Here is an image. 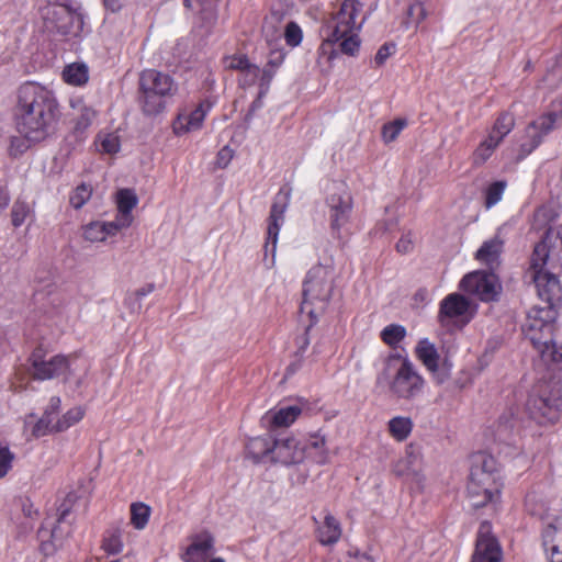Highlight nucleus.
<instances>
[{"instance_id":"1","label":"nucleus","mask_w":562,"mask_h":562,"mask_svg":"<svg viewBox=\"0 0 562 562\" xmlns=\"http://www.w3.org/2000/svg\"><path fill=\"white\" fill-rule=\"evenodd\" d=\"M557 266L550 259V247L546 240L537 243L529 258L525 278L535 286L538 297L546 306H533L527 313L524 333L538 351L541 362L550 371L560 369L562 347L552 341L555 305L562 300V284Z\"/></svg>"},{"instance_id":"2","label":"nucleus","mask_w":562,"mask_h":562,"mask_svg":"<svg viewBox=\"0 0 562 562\" xmlns=\"http://www.w3.org/2000/svg\"><path fill=\"white\" fill-rule=\"evenodd\" d=\"M61 105L56 92L40 82L25 81L15 92L13 119L19 136L10 138L9 155H23L32 145L53 137L61 121Z\"/></svg>"},{"instance_id":"3","label":"nucleus","mask_w":562,"mask_h":562,"mask_svg":"<svg viewBox=\"0 0 562 562\" xmlns=\"http://www.w3.org/2000/svg\"><path fill=\"white\" fill-rule=\"evenodd\" d=\"M504 482L497 468L496 459L487 453L473 457L469 481L468 497L473 508L491 506L496 509L502 502Z\"/></svg>"},{"instance_id":"4","label":"nucleus","mask_w":562,"mask_h":562,"mask_svg":"<svg viewBox=\"0 0 562 562\" xmlns=\"http://www.w3.org/2000/svg\"><path fill=\"white\" fill-rule=\"evenodd\" d=\"M334 270L317 265L312 267L303 281L300 312L310 318V327L315 326L327 311L334 292Z\"/></svg>"},{"instance_id":"5","label":"nucleus","mask_w":562,"mask_h":562,"mask_svg":"<svg viewBox=\"0 0 562 562\" xmlns=\"http://www.w3.org/2000/svg\"><path fill=\"white\" fill-rule=\"evenodd\" d=\"M526 412L537 425H555L562 417V382L554 375L536 382L526 402Z\"/></svg>"},{"instance_id":"6","label":"nucleus","mask_w":562,"mask_h":562,"mask_svg":"<svg viewBox=\"0 0 562 562\" xmlns=\"http://www.w3.org/2000/svg\"><path fill=\"white\" fill-rule=\"evenodd\" d=\"M178 92V83L172 76L157 69L148 68L138 77L137 103L146 116H154L165 111L167 100Z\"/></svg>"},{"instance_id":"7","label":"nucleus","mask_w":562,"mask_h":562,"mask_svg":"<svg viewBox=\"0 0 562 562\" xmlns=\"http://www.w3.org/2000/svg\"><path fill=\"white\" fill-rule=\"evenodd\" d=\"M562 123V93L551 101L549 109L525 128L519 159L526 158L540 146L543 138Z\"/></svg>"},{"instance_id":"8","label":"nucleus","mask_w":562,"mask_h":562,"mask_svg":"<svg viewBox=\"0 0 562 562\" xmlns=\"http://www.w3.org/2000/svg\"><path fill=\"white\" fill-rule=\"evenodd\" d=\"M476 315V305L458 292L446 295L439 303L438 323L449 331L462 330Z\"/></svg>"},{"instance_id":"9","label":"nucleus","mask_w":562,"mask_h":562,"mask_svg":"<svg viewBox=\"0 0 562 562\" xmlns=\"http://www.w3.org/2000/svg\"><path fill=\"white\" fill-rule=\"evenodd\" d=\"M44 26L49 33L61 36H78L83 29L81 13L60 3H48L41 10Z\"/></svg>"},{"instance_id":"10","label":"nucleus","mask_w":562,"mask_h":562,"mask_svg":"<svg viewBox=\"0 0 562 562\" xmlns=\"http://www.w3.org/2000/svg\"><path fill=\"white\" fill-rule=\"evenodd\" d=\"M46 356L47 351L42 346L31 352L27 362L34 380L45 381L68 374L71 361L78 357L76 352L67 356L56 355L49 359Z\"/></svg>"},{"instance_id":"11","label":"nucleus","mask_w":562,"mask_h":562,"mask_svg":"<svg viewBox=\"0 0 562 562\" xmlns=\"http://www.w3.org/2000/svg\"><path fill=\"white\" fill-rule=\"evenodd\" d=\"M426 381L407 358L402 363L390 382V393L397 400L413 401L424 393Z\"/></svg>"},{"instance_id":"12","label":"nucleus","mask_w":562,"mask_h":562,"mask_svg":"<svg viewBox=\"0 0 562 562\" xmlns=\"http://www.w3.org/2000/svg\"><path fill=\"white\" fill-rule=\"evenodd\" d=\"M216 104V99L206 97L194 106L184 105L178 110L172 121L171 128L176 136H183L203 127L206 115Z\"/></svg>"},{"instance_id":"13","label":"nucleus","mask_w":562,"mask_h":562,"mask_svg":"<svg viewBox=\"0 0 562 562\" xmlns=\"http://www.w3.org/2000/svg\"><path fill=\"white\" fill-rule=\"evenodd\" d=\"M290 190L281 188L274 196L269 217L267 218V236L263 249L265 256L271 254L272 261L276 257L278 237L284 222V214L290 203Z\"/></svg>"},{"instance_id":"14","label":"nucleus","mask_w":562,"mask_h":562,"mask_svg":"<svg viewBox=\"0 0 562 562\" xmlns=\"http://www.w3.org/2000/svg\"><path fill=\"white\" fill-rule=\"evenodd\" d=\"M361 13V2L358 0H344L334 16L335 26L327 41L337 42L347 33L359 31L363 22V19L359 20Z\"/></svg>"},{"instance_id":"15","label":"nucleus","mask_w":562,"mask_h":562,"mask_svg":"<svg viewBox=\"0 0 562 562\" xmlns=\"http://www.w3.org/2000/svg\"><path fill=\"white\" fill-rule=\"evenodd\" d=\"M503 550L497 538L492 532L490 521L481 522L471 562H502Z\"/></svg>"},{"instance_id":"16","label":"nucleus","mask_w":562,"mask_h":562,"mask_svg":"<svg viewBox=\"0 0 562 562\" xmlns=\"http://www.w3.org/2000/svg\"><path fill=\"white\" fill-rule=\"evenodd\" d=\"M328 206L329 225L334 234L340 235L344 228L351 220L353 212V198L351 193L344 190L340 193H331L326 199Z\"/></svg>"},{"instance_id":"17","label":"nucleus","mask_w":562,"mask_h":562,"mask_svg":"<svg viewBox=\"0 0 562 562\" xmlns=\"http://www.w3.org/2000/svg\"><path fill=\"white\" fill-rule=\"evenodd\" d=\"M459 288L469 294L476 295L482 302L495 301L498 295L495 277L482 271L465 274Z\"/></svg>"},{"instance_id":"18","label":"nucleus","mask_w":562,"mask_h":562,"mask_svg":"<svg viewBox=\"0 0 562 562\" xmlns=\"http://www.w3.org/2000/svg\"><path fill=\"white\" fill-rule=\"evenodd\" d=\"M304 460V448L294 437L274 439L272 461L283 465L299 464Z\"/></svg>"},{"instance_id":"19","label":"nucleus","mask_w":562,"mask_h":562,"mask_svg":"<svg viewBox=\"0 0 562 562\" xmlns=\"http://www.w3.org/2000/svg\"><path fill=\"white\" fill-rule=\"evenodd\" d=\"M302 448H304V459L308 458L318 465H325L330 461L327 440L321 431L308 434Z\"/></svg>"},{"instance_id":"20","label":"nucleus","mask_w":562,"mask_h":562,"mask_svg":"<svg viewBox=\"0 0 562 562\" xmlns=\"http://www.w3.org/2000/svg\"><path fill=\"white\" fill-rule=\"evenodd\" d=\"M138 199L132 189H121L116 193V209L117 213L115 222L123 229L127 228L133 223V209L137 205Z\"/></svg>"},{"instance_id":"21","label":"nucleus","mask_w":562,"mask_h":562,"mask_svg":"<svg viewBox=\"0 0 562 562\" xmlns=\"http://www.w3.org/2000/svg\"><path fill=\"white\" fill-rule=\"evenodd\" d=\"M286 52L283 48H274L269 52L266 65L262 68V77H260V92L259 98H263L278 71L284 63Z\"/></svg>"},{"instance_id":"22","label":"nucleus","mask_w":562,"mask_h":562,"mask_svg":"<svg viewBox=\"0 0 562 562\" xmlns=\"http://www.w3.org/2000/svg\"><path fill=\"white\" fill-rule=\"evenodd\" d=\"M69 106L75 112V131H87L97 117V111L88 105L82 97H74L69 100Z\"/></svg>"},{"instance_id":"23","label":"nucleus","mask_w":562,"mask_h":562,"mask_svg":"<svg viewBox=\"0 0 562 562\" xmlns=\"http://www.w3.org/2000/svg\"><path fill=\"white\" fill-rule=\"evenodd\" d=\"M214 544V538L209 532H202L194 537L192 543L186 549L182 554L184 562H203Z\"/></svg>"},{"instance_id":"24","label":"nucleus","mask_w":562,"mask_h":562,"mask_svg":"<svg viewBox=\"0 0 562 562\" xmlns=\"http://www.w3.org/2000/svg\"><path fill=\"white\" fill-rule=\"evenodd\" d=\"M274 438L271 435L250 438L246 445L247 457L254 462L272 461Z\"/></svg>"},{"instance_id":"25","label":"nucleus","mask_w":562,"mask_h":562,"mask_svg":"<svg viewBox=\"0 0 562 562\" xmlns=\"http://www.w3.org/2000/svg\"><path fill=\"white\" fill-rule=\"evenodd\" d=\"M315 533L321 544L333 546L340 540L342 529L339 520L327 513L324 521L316 528Z\"/></svg>"},{"instance_id":"26","label":"nucleus","mask_w":562,"mask_h":562,"mask_svg":"<svg viewBox=\"0 0 562 562\" xmlns=\"http://www.w3.org/2000/svg\"><path fill=\"white\" fill-rule=\"evenodd\" d=\"M122 229L115 221H94L83 227V237L92 243L104 241L109 236H115Z\"/></svg>"},{"instance_id":"27","label":"nucleus","mask_w":562,"mask_h":562,"mask_svg":"<svg viewBox=\"0 0 562 562\" xmlns=\"http://www.w3.org/2000/svg\"><path fill=\"white\" fill-rule=\"evenodd\" d=\"M516 119L512 111L504 110L497 113L492 126L487 130L488 136L496 138V142L502 144L507 135L515 128Z\"/></svg>"},{"instance_id":"28","label":"nucleus","mask_w":562,"mask_h":562,"mask_svg":"<svg viewBox=\"0 0 562 562\" xmlns=\"http://www.w3.org/2000/svg\"><path fill=\"white\" fill-rule=\"evenodd\" d=\"M415 356L429 372L437 373L440 356L434 344L428 339L419 340L415 348Z\"/></svg>"},{"instance_id":"29","label":"nucleus","mask_w":562,"mask_h":562,"mask_svg":"<svg viewBox=\"0 0 562 562\" xmlns=\"http://www.w3.org/2000/svg\"><path fill=\"white\" fill-rule=\"evenodd\" d=\"M302 414V408L297 405L284 406L278 409H270L266 414L269 418L270 426L280 428L291 426Z\"/></svg>"},{"instance_id":"30","label":"nucleus","mask_w":562,"mask_h":562,"mask_svg":"<svg viewBox=\"0 0 562 562\" xmlns=\"http://www.w3.org/2000/svg\"><path fill=\"white\" fill-rule=\"evenodd\" d=\"M504 243L498 237L492 238L483 243L477 249L475 258L490 267L498 263L499 256L503 251Z\"/></svg>"},{"instance_id":"31","label":"nucleus","mask_w":562,"mask_h":562,"mask_svg":"<svg viewBox=\"0 0 562 562\" xmlns=\"http://www.w3.org/2000/svg\"><path fill=\"white\" fill-rule=\"evenodd\" d=\"M414 423L411 417L395 416L387 422L389 435L398 442L405 441L413 431Z\"/></svg>"},{"instance_id":"32","label":"nucleus","mask_w":562,"mask_h":562,"mask_svg":"<svg viewBox=\"0 0 562 562\" xmlns=\"http://www.w3.org/2000/svg\"><path fill=\"white\" fill-rule=\"evenodd\" d=\"M61 78L67 85L82 87L89 81V69L82 63H72L64 68Z\"/></svg>"},{"instance_id":"33","label":"nucleus","mask_w":562,"mask_h":562,"mask_svg":"<svg viewBox=\"0 0 562 562\" xmlns=\"http://www.w3.org/2000/svg\"><path fill=\"white\" fill-rule=\"evenodd\" d=\"M501 144L493 136L486 135L475 147L471 155L472 165L475 167L483 166L495 153Z\"/></svg>"},{"instance_id":"34","label":"nucleus","mask_w":562,"mask_h":562,"mask_svg":"<svg viewBox=\"0 0 562 562\" xmlns=\"http://www.w3.org/2000/svg\"><path fill=\"white\" fill-rule=\"evenodd\" d=\"M123 548L124 543L120 528H111L104 531L101 540V549L108 555H117L123 551Z\"/></svg>"},{"instance_id":"35","label":"nucleus","mask_w":562,"mask_h":562,"mask_svg":"<svg viewBox=\"0 0 562 562\" xmlns=\"http://www.w3.org/2000/svg\"><path fill=\"white\" fill-rule=\"evenodd\" d=\"M130 514L131 525L137 530H143L149 521L151 509L147 504L137 502L131 504Z\"/></svg>"},{"instance_id":"36","label":"nucleus","mask_w":562,"mask_h":562,"mask_svg":"<svg viewBox=\"0 0 562 562\" xmlns=\"http://www.w3.org/2000/svg\"><path fill=\"white\" fill-rule=\"evenodd\" d=\"M506 188L507 181L505 180L494 181L486 187L484 190V206L486 210L492 209L502 201Z\"/></svg>"},{"instance_id":"37","label":"nucleus","mask_w":562,"mask_h":562,"mask_svg":"<svg viewBox=\"0 0 562 562\" xmlns=\"http://www.w3.org/2000/svg\"><path fill=\"white\" fill-rule=\"evenodd\" d=\"M86 411L81 406L68 409L63 416L58 417L55 423V431L63 432L71 426L78 424L85 417Z\"/></svg>"},{"instance_id":"38","label":"nucleus","mask_w":562,"mask_h":562,"mask_svg":"<svg viewBox=\"0 0 562 562\" xmlns=\"http://www.w3.org/2000/svg\"><path fill=\"white\" fill-rule=\"evenodd\" d=\"M405 337L406 329L400 324L387 325L380 334L381 340L391 348H396Z\"/></svg>"},{"instance_id":"39","label":"nucleus","mask_w":562,"mask_h":562,"mask_svg":"<svg viewBox=\"0 0 562 562\" xmlns=\"http://www.w3.org/2000/svg\"><path fill=\"white\" fill-rule=\"evenodd\" d=\"M260 77H262V68H259V66L251 63L238 75V87L247 89L256 83L260 87Z\"/></svg>"},{"instance_id":"40","label":"nucleus","mask_w":562,"mask_h":562,"mask_svg":"<svg viewBox=\"0 0 562 562\" xmlns=\"http://www.w3.org/2000/svg\"><path fill=\"white\" fill-rule=\"evenodd\" d=\"M408 125L406 119L398 117L391 122L383 124L381 128V138L385 144L394 142L402 131Z\"/></svg>"},{"instance_id":"41","label":"nucleus","mask_w":562,"mask_h":562,"mask_svg":"<svg viewBox=\"0 0 562 562\" xmlns=\"http://www.w3.org/2000/svg\"><path fill=\"white\" fill-rule=\"evenodd\" d=\"M97 148L100 153L114 155L121 148L120 137L114 133H100L95 140Z\"/></svg>"},{"instance_id":"42","label":"nucleus","mask_w":562,"mask_h":562,"mask_svg":"<svg viewBox=\"0 0 562 562\" xmlns=\"http://www.w3.org/2000/svg\"><path fill=\"white\" fill-rule=\"evenodd\" d=\"M93 192L92 186L89 183H80L77 186L69 195L70 205L79 210L81 209L91 198Z\"/></svg>"},{"instance_id":"43","label":"nucleus","mask_w":562,"mask_h":562,"mask_svg":"<svg viewBox=\"0 0 562 562\" xmlns=\"http://www.w3.org/2000/svg\"><path fill=\"white\" fill-rule=\"evenodd\" d=\"M359 31H352L351 33H347L341 36L337 42H333L334 44H338L339 50L349 56H355L360 48V38L358 35Z\"/></svg>"},{"instance_id":"44","label":"nucleus","mask_w":562,"mask_h":562,"mask_svg":"<svg viewBox=\"0 0 562 562\" xmlns=\"http://www.w3.org/2000/svg\"><path fill=\"white\" fill-rule=\"evenodd\" d=\"M283 36H284L285 44L293 48V47L299 46L302 43L303 31L296 22L290 21L284 26Z\"/></svg>"},{"instance_id":"45","label":"nucleus","mask_w":562,"mask_h":562,"mask_svg":"<svg viewBox=\"0 0 562 562\" xmlns=\"http://www.w3.org/2000/svg\"><path fill=\"white\" fill-rule=\"evenodd\" d=\"M311 328L312 327H310V324H308L305 328V331L302 335L297 336L295 339V345L297 347L295 355H296V357L300 358L299 362H301L303 355L305 353V351L307 350V348L310 346L308 334H310ZM299 367H300V363H291L288 367V372L294 373Z\"/></svg>"},{"instance_id":"46","label":"nucleus","mask_w":562,"mask_h":562,"mask_svg":"<svg viewBox=\"0 0 562 562\" xmlns=\"http://www.w3.org/2000/svg\"><path fill=\"white\" fill-rule=\"evenodd\" d=\"M558 529L554 525L549 524L542 531V544L546 551H550L551 558L560 552L559 546L555 543Z\"/></svg>"},{"instance_id":"47","label":"nucleus","mask_w":562,"mask_h":562,"mask_svg":"<svg viewBox=\"0 0 562 562\" xmlns=\"http://www.w3.org/2000/svg\"><path fill=\"white\" fill-rule=\"evenodd\" d=\"M30 213V206L24 201H15L11 210L12 225L20 227L26 220Z\"/></svg>"},{"instance_id":"48","label":"nucleus","mask_w":562,"mask_h":562,"mask_svg":"<svg viewBox=\"0 0 562 562\" xmlns=\"http://www.w3.org/2000/svg\"><path fill=\"white\" fill-rule=\"evenodd\" d=\"M251 64L248 56L245 54H234L224 58L226 69L236 70L239 74Z\"/></svg>"},{"instance_id":"49","label":"nucleus","mask_w":562,"mask_h":562,"mask_svg":"<svg viewBox=\"0 0 562 562\" xmlns=\"http://www.w3.org/2000/svg\"><path fill=\"white\" fill-rule=\"evenodd\" d=\"M14 454L8 447L0 448V479L4 477L12 468Z\"/></svg>"},{"instance_id":"50","label":"nucleus","mask_w":562,"mask_h":562,"mask_svg":"<svg viewBox=\"0 0 562 562\" xmlns=\"http://www.w3.org/2000/svg\"><path fill=\"white\" fill-rule=\"evenodd\" d=\"M234 158V150L229 146L221 148L216 155L215 165L220 169L226 168Z\"/></svg>"},{"instance_id":"51","label":"nucleus","mask_w":562,"mask_h":562,"mask_svg":"<svg viewBox=\"0 0 562 562\" xmlns=\"http://www.w3.org/2000/svg\"><path fill=\"white\" fill-rule=\"evenodd\" d=\"M396 251L405 255L413 250L414 248V241H413V235L411 232L403 234L401 238L397 240L395 245Z\"/></svg>"},{"instance_id":"52","label":"nucleus","mask_w":562,"mask_h":562,"mask_svg":"<svg viewBox=\"0 0 562 562\" xmlns=\"http://www.w3.org/2000/svg\"><path fill=\"white\" fill-rule=\"evenodd\" d=\"M395 45L392 43L383 44L374 56V61L378 66H382L386 59L394 53Z\"/></svg>"},{"instance_id":"53","label":"nucleus","mask_w":562,"mask_h":562,"mask_svg":"<svg viewBox=\"0 0 562 562\" xmlns=\"http://www.w3.org/2000/svg\"><path fill=\"white\" fill-rule=\"evenodd\" d=\"M50 432H56L55 425L48 426L46 424V418H42V417L37 420V423L33 426V429H32V434L36 438L44 437Z\"/></svg>"},{"instance_id":"54","label":"nucleus","mask_w":562,"mask_h":562,"mask_svg":"<svg viewBox=\"0 0 562 562\" xmlns=\"http://www.w3.org/2000/svg\"><path fill=\"white\" fill-rule=\"evenodd\" d=\"M348 555L352 559V562H374V559L370 554L359 550H350Z\"/></svg>"},{"instance_id":"55","label":"nucleus","mask_w":562,"mask_h":562,"mask_svg":"<svg viewBox=\"0 0 562 562\" xmlns=\"http://www.w3.org/2000/svg\"><path fill=\"white\" fill-rule=\"evenodd\" d=\"M61 401L58 396H53L49 400V403L44 412L49 413L56 416L60 409Z\"/></svg>"},{"instance_id":"56","label":"nucleus","mask_w":562,"mask_h":562,"mask_svg":"<svg viewBox=\"0 0 562 562\" xmlns=\"http://www.w3.org/2000/svg\"><path fill=\"white\" fill-rule=\"evenodd\" d=\"M154 290H155V285L153 283H148L145 286L136 290L135 294L137 297L140 299V297H144V296L150 294Z\"/></svg>"},{"instance_id":"57","label":"nucleus","mask_w":562,"mask_h":562,"mask_svg":"<svg viewBox=\"0 0 562 562\" xmlns=\"http://www.w3.org/2000/svg\"><path fill=\"white\" fill-rule=\"evenodd\" d=\"M405 452L408 459V463L413 464L417 459V453H415V446L413 443H409L405 448Z\"/></svg>"},{"instance_id":"58","label":"nucleus","mask_w":562,"mask_h":562,"mask_svg":"<svg viewBox=\"0 0 562 562\" xmlns=\"http://www.w3.org/2000/svg\"><path fill=\"white\" fill-rule=\"evenodd\" d=\"M182 4L188 11H193L200 4V0H182Z\"/></svg>"},{"instance_id":"59","label":"nucleus","mask_w":562,"mask_h":562,"mask_svg":"<svg viewBox=\"0 0 562 562\" xmlns=\"http://www.w3.org/2000/svg\"><path fill=\"white\" fill-rule=\"evenodd\" d=\"M42 418H46V424L48 426H54L57 420L56 416H54L49 413H46V412L43 413Z\"/></svg>"},{"instance_id":"60","label":"nucleus","mask_w":562,"mask_h":562,"mask_svg":"<svg viewBox=\"0 0 562 562\" xmlns=\"http://www.w3.org/2000/svg\"><path fill=\"white\" fill-rule=\"evenodd\" d=\"M68 513H69L68 508H60L57 521L63 522L65 520V518L67 517Z\"/></svg>"},{"instance_id":"61","label":"nucleus","mask_w":562,"mask_h":562,"mask_svg":"<svg viewBox=\"0 0 562 562\" xmlns=\"http://www.w3.org/2000/svg\"><path fill=\"white\" fill-rule=\"evenodd\" d=\"M262 98H259V95L257 97V99L250 105V111H255L257 108L260 106V100Z\"/></svg>"},{"instance_id":"62","label":"nucleus","mask_w":562,"mask_h":562,"mask_svg":"<svg viewBox=\"0 0 562 562\" xmlns=\"http://www.w3.org/2000/svg\"><path fill=\"white\" fill-rule=\"evenodd\" d=\"M210 562H225L222 558H214Z\"/></svg>"},{"instance_id":"63","label":"nucleus","mask_w":562,"mask_h":562,"mask_svg":"<svg viewBox=\"0 0 562 562\" xmlns=\"http://www.w3.org/2000/svg\"><path fill=\"white\" fill-rule=\"evenodd\" d=\"M436 380L438 383H442L445 381V378H440L439 375H437Z\"/></svg>"},{"instance_id":"64","label":"nucleus","mask_w":562,"mask_h":562,"mask_svg":"<svg viewBox=\"0 0 562 562\" xmlns=\"http://www.w3.org/2000/svg\"><path fill=\"white\" fill-rule=\"evenodd\" d=\"M420 10L423 11L422 19L425 18L424 9L420 7Z\"/></svg>"}]
</instances>
